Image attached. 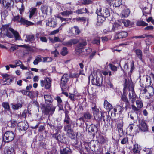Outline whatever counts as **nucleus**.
I'll return each instance as SVG.
<instances>
[{"label":"nucleus","instance_id":"nucleus-1","mask_svg":"<svg viewBox=\"0 0 154 154\" xmlns=\"http://www.w3.org/2000/svg\"><path fill=\"white\" fill-rule=\"evenodd\" d=\"M45 103L48 105L43 104L41 107L42 113L45 115L52 116L54 113L56 107L51 104L52 99L49 95H45L44 96Z\"/></svg>","mask_w":154,"mask_h":154},{"label":"nucleus","instance_id":"nucleus-2","mask_svg":"<svg viewBox=\"0 0 154 154\" xmlns=\"http://www.w3.org/2000/svg\"><path fill=\"white\" fill-rule=\"evenodd\" d=\"M130 92L129 94V97L130 100H131L132 103L131 105V108L132 110L137 115L138 117V114H140L141 110L140 109L142 108L143 106V104L142 101L141 100H137L136 101L137 107L133 104L134 103L135 101L136 97V95L135 94L134 90L133 88L131 89L130 91Z\"/></svg>","mask_w":154,"mask_h":154},{"label":"nucleus","instance_id":"nucleus-3","mask_svg":"<svg viewBox=\"0 0 154 154\" xmlns=\"http://www.w3.org/2000/svg\"><path fill=\"white\" fill-rule=\"evenodd\" d=\"M9 26V24L2 26V27L0 28V35H5L9 38H12L13 35L10 33V32L14 35L16 40H20L21 37L18 32L14 30L12 28L10 27Z\"/></svg>","mask_w":154,"mask_h":154},{"label":"nucleus","instance_id":"nucleus-4","mask_svg":"<svg viewBox=\"0 0 154 154\" xmlns=\"http://www.w3.org/2000/svg\"><path fill=\"white\" fill-rule=\"evenodd\" d=\"M87 44V42L85 39H82L80 40L77 47H76L75 50L76 52L79 54H88L91 51L90 48H88L87 50H85L86 51V53H83V51L82 50Z\"/></svg>","mask_w":154,"mask_h":154},{"label":"nucleus","instance_id":"nucleus-5","mask_svg":"<svg viewBox=\"0 0 154 154\" xmlns=\"http://www.w3.org/2000/svg\"><path fill=\"white\" fill-rule=\"evenodd\" d=\"M122 28V27L119 24L117 23H114L112 26H109L107 29L103 30V32L105 33L112 32H117L119 30H120Z\"/></svg>","mask_w":154,"mask_h":154},{"label":"nucleus","instance_id":"nucleus-6","mask_svg":"<svg viewBox=\"0 0 154 154\" xmlns=\"http://www.w3.org/2000/svg\"><path fill=\"white\" fill-rule=\"evenodd\" d=\"M15 135L14 133L11 131H6L3 137V139L5 142L12 141L14 138Z\"/></svg>","mask_w":154,"mask_h":154},{"label":"nucleus","instance_id":"nucleus-7","mask_svg":"<svg viewBox=\"0 0 154 154\" xmlns=\"http://www.w3.org/2000/svg\"><path fill=\"white\" fill-rule=\"evenodd\" d=\"M69 75L67 74H64L63 75L61 79L60 83V86L62 89L63 88L65 89L66 88V85L68 81L69 78Z\"/></svg>","mask_w":154,"mask_h":154},{"label":"nucleus","instance_id":"nucleus-8","mask_svg":"<svg viewBox=\"0 0 154 154\" xmlns=\"http://www.w3.org/2000/svg\"><path fill=\"white\" fill-rule=\"evenodd\" d=\"M40 84L41 86H45L46 89H49L51 86V81L49 78H47L44 81H41Z\"/></svg>","mask_w":154,"mask_h":154},{"label":"nucleus","instance_id":"nucleus-9","mask_svg":"<svg viewBox=\"0 0 154 154\" xmlns=\"http://www.w3.org/2000/svg\"><path fill=\"white\" fill-rule=\"evenodd\" d=\"M18 128L20 131H25L28 128V123L25 122H21L17 124Z\"/></svg>","mask_w":154,"mask_h":154},{"label":"nucleus","instance_id":"nucleus-10","mask_svg":"<svg viewBox=\"0 0 154 154\" xmlns=\"http://www.w3.org/2000/svg\"><path fill=\"white\" fill-rule=\"evenodd\" d=\"M98 14L101 15L105 18L107 17L110 16V13L109 10L106 8H103V11L101 9L100 10L97 12Z\"/></svg>","mask_w":154,"mask_h":154},{"label":"nucleus","instance_id":"nucleus-11","mask_svg":"<svg viewBox=\"0 0 154 154\" xmlns=\"http://www.w3.org/2000/svg\"><path fill=\"white\" fill-rule=\"evenodd\" d=\"M60 153L61 154H68L71 152V150L69 147H66V145L64 144L60 146Z\"/></svg>","mask_w":154,"mask_h":154},{"label":"nucleus","instance_id":"nucleus-12","mask_svg":"<svg viewBox=\"0 0 154 154\" xmlns=\"http://www.w3.org/2000/svg\"><path fill=\"white\" fill-rule=\"evenodd\" d=\"M128 35V33L126 32H122L118 33H116L114 36L115 40L126 38Z\"/></svg>","mask_w":154,"mask_h":154},{"label":"nucleus","instance_id":"nucleus-13","mask_svg":"<svg viewBox=\"0 0 154 154\" xmlns=\"http://www.w3.org/2000/svg\"><path fill=\"white\" fill-rule=\"evenodd\" d=\"M107 113L106 112H103V111H100V112L98 109H97V116H98V118H99V117H100V121H101L103 120V121L105 123V119Z\"/></svg>","mask_w":154,"mask_h":154},{"label":"nucleus","instance_id":"nucleus-14","mask_svg":"<svg viewBox=\"0 0 154 154\" xmlns=\"http://www.w3.org/2000/svg\"><path fill=\"white\" fill-rule=\"evenodd\" d=\"M47 24L51 27L55 28L57 25V20L56 19L54 18L49 19L48 22L47 23Z\"/></svg>","mask_w":154,"mask_h":154},{"label":"nucleus","instance_id":"nucleus-15","mask_svg":"<svg viewBox=\"0 0 154 154\" xmlns=\"http://www.w3.org/2000/svg\"><path fill=\"white\" fill-rule=\"evenodd\" d=\"M12 2V0H0V3L7 8H11V3Z\"/></svg>","mask_w":154,"mask_h":154},{"label":"nucleus","instance_id":"nucleus-16","mask_svg":"<svg viewBox=\"0 0 154 154\" xmlns=\"http://www.w3.org/2000/svg\"><path fill=\"white\" fill-rule=\"evenodd\" d=\"M139 122L140 123V128L141 130L143 131H146L148 130V127L145 123V121L142 119L141 122L139 119Z\"/></svg>","mask_w":154,"mask_h":154},{"label":"nucleus","instance_id":"nucleus-17","mask_svg":"<svg viewBox=\"0 0 154 154\" xmlns=\"http://www.w3.org/2000/svg\"><path fill=\"white\" fill-rule=\"evenodd\" d=\"M71 124L72 123L66 124L64 126V131H66L69 135L70 134L72 135V133L73 131V130L72 129Z\"/></svg>","mask_w":154,"mask_h":154},{"label":"nucleus","instance_id":"nucleus-18","mask_svg":"<svg viewBox=\"0 0 154 154\" xmlns=\"http://www.w3.org/2000/svg\"><path fill=\"white\" fill-rule=\"evenodd\" d=\"M104 108L108 110L109 112L112 109V105L106 100H105L104 101Z\"/></svg>","mask_w":154,"mask_h":154},{"label":"nucleus","instance_id":"nucleus-19","mask_svg":"<svg viewBox=\"0 0 154 154\" xmlns=\"http://www.w3.org/2000/svg\"><path fill=\"white\" fill-rule=\"evenodd\" d=\"M26 38L25 39V42H30L34 40V35L33 34L25 35Z\"/></svg>","mask_w":154,"mask_h":154},{"label":"nucleus","instance_id":"nucleus-20","mask_svg":"<svg viewBox=\"0 0 154 154\" xmlns=\"http://www.w3.org/2000/svg\"><path fill=\"white\" fill-rule=\"evenodd\" d=\"M17 124V121L12 119L11 120L8 122L7 125L9 127L11 128H14L16 126Z\"/></svg>","mask_w":154,"mask_h":154},{"label":"nucleus","instance_id":"nucleus-21","mask_svg":"<svg viewBox=\"0 0 154 154\" xmlns=\"http://www.w3.org/2000/svg\"><path fill=\"white\" fill-rule=\"evenodd\" d=\"M4 154H14V149L12 147H5Z\"/></svg>","mask_w":154,"mask_h":154},{"label":"nucleus","instance_id":"nucleus-22","mask_svg":"<svg viewBox=\"0 0 154 154\" xmlns=\"http://www.w3.org/2000/svg\"><path fill=\"white\" fill-rule=\"evenodd\" d=\"M135 52L136 56L140 60H142L143 59V54L142 51L139 49H136Z\"/></svg>","mask_w":154,"mask_h":154},{"label":"nucleus","instance_id":"nucleus-23","mask_svg":"<svg viewBox=\"0 0 154 154\" xmlns=\"http://www.w3.org/2000/svg\"><path fill=\"white\" fill-rule=\"evenodd\" d=\"M97 25H98V24L99 23H102L104 21L105 18L101 15L98 14V12L97 13Z\"/></svg>","mask_w":154,"mask_h":154},{"label":"nucleus","instance_id":"nucleus-24","mask_svg":"<svg viewBox=\"0 0 154 154\" xmlns=\"http://www.w3.org/2000/svg\"><path fill=\"white\" fill-rule=\"evenodd\" d=\"M123 103L121 102L119 105H116V106L119 114H121L122 112L125 109V108L123 106Z\"/></svg>","mask_w":154,"mask_h":154},{"label":"nucleus","instance_id":"nucleus-25","mask_svg":"<svg viewBox=\"0 0 154 154\" xmlns=\"http://www.w3.org/2000/svg\"><path fill=\"white\" fill-rule=\"evenodd\" d=\"M130 12L129 9H127L124 10L122 12L121 14L123 17H126L129 15Z\"/></svg>","mask_w":154,"mask_h":154},{"label":"nucleus","instance_id":"nucleus-26","mask_svg":"<svg viewBox=\"0 0 154 154\" xmlns=\"http://www.w3.org/2000/svg\"><path fill=\"white\" fill-rule=\"evenodd\" d=\"M48 7L46 5H42L40 8V10L42 13L45 15L47 14Z\"/></svg>","mask_w":154,"mask_h":154},{"label":"nucleus","instance_id":"nucleus-27","mask_svg":"<svg viewBox=\"0 0 154 154\" xmlns=\"http://www.w3.org/2000/svg\"><path fill=\"white\" fill-rule=\"evenodd\" d=\"M11 105L12 106V108L14 110H18L21 108L22 106V104L20 103L15 104H11Z\"/></svg>","mask_w":154,"mask_h":154},{"label":"nucleus","instance_id":"nucleus-28","mask_svg":"<svg viewBox=\"0 0 154 154\" xmlns=\"http://www.w3.org/2000/svg\"><path fill=\"white\" fill-rule=\"evenodd\" d=\"M91 109L94 117L95 119V117L96 115V105L95 103H92Z\"/></svg>","mask_w":154,"mask_h":154},{"label":"nucleus","instance_id":"nucleus-29","mask_svg":"<svg viewBox=\"0 0 154 154\" xmlns=\"http://www.w3.org/2000/svg\"><path fill=\"white\" fill-rule=\"evenodd\" d=\"M112 2L113 6L116 7L119 6L122 3V0H116Z\"/></svg>","mask_w":154,"mask_h":154},{"label":"nucleus","instance_id":"nucleus-30","mask_svg":"<svg viewBox=\"0 0 154 154\" xmlns=\"http://www.w3.org/2000/svg\"><path fill=\"white\" fill-rule=\"evenodd\" d=\"M140 149L138 147L137 144H135L133 149V152L134 154H137L140 152Z\"/></svg>","mask_w":154,"mask_h":154},{"label":"nucleus","instance_id":"nucleus-31","mask_svg":"<svg viewBox=\"0 0 154 154\" xmlns=\"http://www.w3.org/2000/svg\"><path fill=\"white\" fill-rule=\"evenodd\" d=\"M143 15L149 14L151 13V9H148L146 7H144L143 8Z\"/></svg>","mask_w":154,"mask_h":154},{"label":"nucleus","instance_id":"nucleus-32","mask_svg":"<svg viewBox=\"0 0 154 154\" xmlns=\"http://www.w3.org/2000/svg\"><path fill=\"white\" fill-rule=\"evenodd\" d=\"M88 12L86 8H83L81 9H79L76 11V13L78 14H82Z\"/></svg>","mask_w":154,"mask_h":154},{"label":"nucleus","instance_id":"nucleus-33","mask_svg":"<svg viewBox=\"0 0 154 154\" xmlns=\"http://www.w3.org/2000/svg\"><path fill=\"white\" fill-rule=\"evenodd\" d=\"M62 128V125L60 124L59 123L57 124V125H55L53 126V128H54L55 129L56 131H57V133H59L60 129Z\"/></svg>","mask_w":154,"mask_h":154},{"label":"nucleus","instance_id":"nucleus-34","mask_svg":"<svg viewBox=\"0 0 154 154\" xmlns=\"http://www.w3.org/2000/svg\"><path fill=\"white\" fill-rule=\"evenodd\" d=\"M64 122L66 124L72 123V122L69 117L67 114H66L65 115V117L64 120Z\"/></svg>","mask_w":154,"mask_h":154},{"label":"nucleus","instance_id":"nucleus-35","mask_svg":"<svg viewBox=\"0 0 154 154\" xmlns=\"http://www.w3.org/2000/svg\"><path fill=\"white\" fill-rule=\"evenodd\" d=\"M63 136L64 135L62 134H59L57 136V140L61 143H64L65 138H64Z\"/></svg>","mask_w":154,"mask_h":154},{"label":"nucleus","instance_id":"nucleus-36","mask_svg":"<svg viewBox=\"0 0 154 154\" xmlns=\"http://www.w3.org/2000/svg\"><path fill=\"white\" fill-rule=\"evenodd\" d=\"M148 93L149 94V96L148 97L149 98L152 96H153L154 94V90L153 87H151L149 88L148 89Z\"/></svg>","mask_w":154,"mask_h":154},{"label":"nucleus","instance_id":"nucleus-37","mask_svg":"<svg viewBox=\"0 0 154 154\" xmlns=\"http://www.w3.org/2000/svg\"><path fill=\"white\" fill-rule=\"evenodd\" d=\"M128 118H130V119L133 121V123L136 122L137 121V118L136 117H135L134 115L132 114H131L129 115V114H128Z\"/></svg>","mask_w":154,"mask_h":154},{"label":"nucleus","instance_id":"nucleus-38","mask_svg":"<svg viewBox=\"0 0 154 154\" xmlns=\"http://www.w3.org/2000/svg\"><path fill=\"white\" fill-rule=\"evenodd\" d=\"M121 102L123 103V106L124 107V108H125V111H126L127 110L128 107L130 104V103L128 100H126V101L124 102L120 101L119 103H120Z\"/></svg>","mask_w":154,"mask_h":154},{"label":"nucleus","instance_id":"nucleus-39","mask_svg":"<svg viewBox=\"0 0 154 154\" xmlns=\"http://www.w3.org/2000/svg\"><path fill=\"white\" fill-rule=\"evenodd\" d=\"M1 75L3 77L4 79H5L4 80V82H6L8 80H9L10 82L12 81V80L10 79L9 77L10 75H9L7 74H2Z\"/></svg>","mask_w":154,"mask_h":154},{"label":"nucleus","instance_id":"nucleus-40","mask_svg":"<svg viewBox=\"0 0 154 154\" xmlns=\"http://www.w3.org/2000/svg\"><path fill=\"white\" fill-rule=\"evenodd\" d=\"M73 12L71 11L66 10L61 13V14L63 16H69L70 14H72Z\"/></svg>","mask_w":154,"mask_h":154},{"label":"nucleus","instance_id":"nucleus-41","mask_svg":"<svg viewBox=\"0 0 154 154\" xmlns=\"http://www.w3.org/2000/svg\"><path fill=\"white\" fill-rule=\"evenodd\" d=\"M68 52L67 48L66 47H64L62 49L60 54L63 56H65L68 53Z\"/></svg>","mask_w":154,"mask_h":154},{"label":"nucleus","instance_id":"nucleus-42","mask_svg":"<svg viewBox=\"0 0 154 154\" xmlns=\"http://www.w3.org/2000/svg\"><path fill=\"white\" fill-rule=\"evenodd\" d=\"M2 106L5 109L9 110L10 109V106L9 103L6 102H3L2 103Z\"/></svg>","mask_w":154,"mask_h":154},{"label":"nucleus","instance_id":"nucleus-43","mask_svg":"<svg viewBox=\"0 0 154 154\" xmlns=\"http://www.w3.org/2000/svg\"><path fill=\"white\" fill-rule=\"evenodd\" d=\"M42 57L40 56L36 57L33 62V64L34 65H37L39 62H41L42 61Z\"/></svg>","mask_w":154,"mask_h":154},{"label":"nucleus","instance_id":"nucleus-44","mask_svg":"<svg viewBox=\"0 0 154 154\" xmlns=\"http://www.w3.org/2000/svg\"><path fill=\"white\" fill-rule=\"evenodd\" d=\"M21 23L26 24L28 25H31L33 24V23L30 21H27L24 19H22L21 20Z\"/></svg>","mask_w":154,"mask_h":154},{"label":"nucleus","instance_id":"nucleus-45","mask_svg":"<svg viewBox=\"0 0 154 154\" xmlns=\"http://www.w3.org/2000/svg\"><path fill=\"white\" fill-rule=\"evenodd\" d=\"M20 16L19 15H17V16H14L12 20L14 21H17L18 22L21 23V20L23 18L22 17H21L20 19Z\"/></svg>","mask_w":154,"mask_h":154},{"label":"nucleus","instance_id":"nucleus-46","mask_svg":"<svg viewBox=\"0 0 154 154\" xmlns=\"http://www.w3.org/2000/svg\"><path fill=\"white\" fill-rule=\"evenodd\" d=\"M8 15V11L7 10H4L1 13L2 18L4 19Z\"/></svg>","mask_w":154,"mask_h":154},{"label":"nucleus","instance_id":"nucleus-47","mask_svg":"<svg viewBox=\"0 0 154 154\" xmlns=\"http://www.w3.org/2000/svg\"><path fill=\"white\" fill-rule=\"evenodd\" d=\"M37 9L36 8H34L32 9L30 11V14L29 15V18H31L35 14L36 11Z\"/></svg>","mask_w":154,"mask_h":154},{"label":"nucleus","instance_id":"nucleus-48","mask_svg":"<svg viewBox=\"0 0 154 154\" xmlns=\"http://www.w3.org/2000/svg\"><path fill=\"white\" fill-rule=\"evenodd\" d=\"M137 24L138 26H147L148 24L143 21H138Z\"/></svg>","mask_w":154,"mask_h":154},{"label":"nucleus","instance_id":"nucleus-49","mask_svg":"<svg viewBox=\"0 0 154 154\" xmlns=\"http://www.w3.org/2000/svg\"><path fill=\"white\" fill-rule=\"evenodd\" d=\"M121 22L124 26L126 27L128 26L130 24V21L128 20H122Z\"/></svg>","mask_w":154,"mask_h":154},{"label":"nucleus","instance_id":"nucleus-50","mask_svg":"<svg viewBox=\"0 0 154 154\" xmlns=\"http://www.w3.org/2000/svg\"><path fill=\"white\" fill-rule=\"evenodd\" d=\"M117 126L119 132L120 131L122 132V127L123 126V122H122L121 123L118 124Z\"/></svg>","mask_w":154,"mask_h":154},{"label":"nucleus","instance_id":"nucleus-51","mask_svg":"<svg viewBox=\"0 0 154 154\" xmlns=\"http://www.w3.org/2000/svg\"><path fill=\"white\" fill-rule=\"evenodd\" d=\"M109 66L112 71L114 72H116L117 71V67L116 66L111 63H110L109 64Z\"/></svg>","mask_w":154,"mask_h":154},{"label":"nucleus","instance_id":"nucleus-52","mask_svg":"<svg viewBox=\"0 0 154 154\" xmlns=\"http://www.w3.org/2000/svg\"><path fill=\"white\" fill-rule=\"evenodd\" d=\"M63 44L66 46H71L72 45V41L71 39L69 41L66 42H63Z\"/></svg>","mask_w":154,"mask_h":154},{"label":"nucleus","instance_id":"nucleus-53","mask_svg":"<svg viewBox=\"0 0 154 154\" xmlns=\"http://www.w3.org/2000/svg\"><path fill=\"white\" fill-rule=\"evenodd\" d=\"M84 117L85 119H90L91 117V115L89 113L86 112L84 114Z\"/></svg>","mask_w":154,"mask_h":154},{"label":"nucleus","instance_id":"nucleus-54","mask_svg":"<svg viewBox=\"0 0 154 154\" xmlns=\"http://www.w3.org/2000/svg\"><path fill=\"white\" fill-rule=\"evenodd\" d=\"M91 143L88 142H85L84 143V145L85 149L87 152H88L90 149V145Z\"/></svg>","mask_w":154,"mask_h":154},{"label":"nucleus","instance_id":"nucleus-55","mask_svg":"<svg viewBox=\"0 0 154 154\" xmlns=\"http://www.w3.org/2000/svg\"><path fill=\"white\" fill-rule=\"evenodd\" d=\"M28 113H29V110L25 109L22 113L21 116L23 117L26 118L27 116V114Z\"/></svg>","mask_w":154,"mask_h":154},{"label":"nucleus","instance_id":"nucleus-56","mask_svg":"<svg viewBox=\"0 0 154 154\" xmlns=\"http://www.w3.org/2000/svg\"><path fill=\"white\" fill-rule=\"evenodd\" d=\"M146 81L147 85H151V78L149 76H147L146 78Z\"/></svg>","mask_w":154,"mask_h":154},{"label":"nucleus","instance_id":"nucleus-57","mask_svg":"<svg viewBox=\"0 0 154 154\" xmlns=\"http://www.w3.org/2000/svg\"><path fill=\"white\" fill-rule=\"evenodd\" d=\"M18 45H13L11 46L10 48V51H13L18 48Z\"/></svg>","mask_w":154,"mask_h":154},{"label":"nucleus","instance_id":"nucleus-58","mask_svg":"<svg viewBox=\"0 0 154 154\" xmlns=\"http://www.w3.org/2000/svg\"><path fill=\"white\" fill-rule=\"evenodd\" d=\"M43 62H48L51 61L52 60V59L51 58L49 57H43Z\"/></svg>","mask_w":154,"mask_h":154},{"label":"nucleus","instance_id":"nucleus-59","mask_svg":"<svg viewBox=\"0 0 154 154\" xmlns=\"http://www.w3.org/2000/svg\"><path fill=\"white\" fill-rule=\"evenodd\" d=\"M92 0H83V2H82V4L86 5H88L91 3Z\"/></svg>","mask_w":154,"mask_h":154},{"label":"nucleus","instance_id":"nucleus-60","mask_svg":"<svg viewBox=\"0 0 154 154\" xmlns=\"http://www.w3.org/2000/svg\"><path fill=\"white\" fill-rule=\"evenodd\" d=\"M79 75L77 73H74L73 74H70L69 76V78H78Z\"/></svg>","mask_w":154,"mask_h":154},{"label":"nucleus","instance_id":"nucleus-61","mask_svg":"<svg viewBox=\"0 0 154 154\" xmlns=\"http://www.w3.org/2000/svg\"><path fill=\"white\" fill-rule=\"evenodd\" d=\"M69 97L70 99V100L72 101L75 100V98L74 97L75 95L72 94L71 93L69 94Z\"/></svg>","mask_w":154,"mask_h":154},{"label":"nucleus","instance_id":"nucleus-62","mask_svg":"<svg viewBox=\"0 0 154 154\" xmlns=\"http://www.w3.org/2000/svg\"><path fill=\"white\" fill-rule=\"evenodd\" d=\"M121 101H120L124 102L126 100H128L127 96L125 94L122 95L121 97Z\"/></svg>","mask_w":154,"mask_h":154},{"label":"nucleus","instance_id":"nucleus-63","mask_svg":"<svg viewBox=\"0 0 154 154\" xmlns=\"http://www.w3.org/2000/svg\"><path fill=\"white\" fill-rule=\"evenodd\" d=\"M95 147L96 145L95 144L92 145V146L90 147L91 150L94 152L93 153V154H96Z\"/></svg>","mask_w":154,"mask_h":154},{"label":"nucleus","instance_id":"nucleus-64","mask_svg":"<svg viewBox=\"0 0 154 154\" xmlns=\"http://www.w3.org/2000/svg\"><path fill=\"white\" fill-rule=\"evenodd\" d=\"M74 28L75 29V32L76 33L77 35H79V33H80L81 32L78 26H74Z\"/></svg>","mask_w":154,"mask_h":154}]
</instances>
